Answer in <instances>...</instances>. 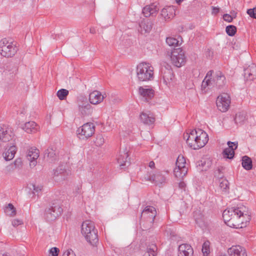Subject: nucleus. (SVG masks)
<instances>
[{
	"instance_id": "nucleus-1",
	"label": "nucleus",
	"mask_w": 256,
	"mask_h": 256,
	"mask_svg": "<svg viewBox=\"0 0 256 256\" xmlns=\"http://www.w3.org/2000/svg\"><path fill=\"white\" fill-rule=\"evenodd\" d=\"M222 217L226 223L230 222L232 220H238L242 224L241 228L246 226L251 219L248 208L242 204L225 210L222 213Z\"/></svg>"
},
{
	"instance_id": "nucleus-2",
	"label": "nucleus",
	"mask_w": 256,
	"mask_h": 256,
	"mask_svg": "<svg viewBox=\"0 0 256 256\" xmlns=\"http://www.w3.org/2000/svg\"><path fill=\"white\" fill-rule=\"evenodd\" d=\"M81 232L86 240L91 246H96L98 242V230L93 222L86 220L82 224Z\"/></svg>"
},
{
	"instance_id": "nucleus-3",
	"label": "nucleus",
	"mask_w": 256,
	"mask_h": 256,
	"mask_svg": "<svg viewBox=\"0 0 256 256\" xmlns=\"http://www.w3.org/2000/svg\"><path fill=\"white\" fill-rule=\"evenodd\" d=\"M156 216L155 208L152 206H146L141 212L140 218V224H142L146 229L151 228Z\"/></svg>"
},
{
	"instance_id": "nucleus-4",
	"label": "nucleus",
	"mask_w": 256,
	"mask_h": 256,
	"mask_svg": "<svg viewBox=\"0 0 256 256\" xmlns=\"http://www.w3.org/2000/svg\"><path fill=\"white\" fill-rule=\"evenodd\" d=\"M136 76L140 82L152 80L154 78V68L149 63L141 62L137 66Z\"/></svg>"
},
{
	"instance_id": "nucleus-5",
	"label": "nucleus",
	"mask_w": 256,
	"mask_h": 256,
	"mask_svg": "<svg viewBox=\"0 0 256 256\" xmlns=\"http://www.w3.org/2000/svg\"><path fill=\"white\" fill-rule=\"evenodd\" d=\"M18 48L16 42L10 38H4L0 40V54L6 58H12L16 53Z\"/></svg>"
},
{
	"instance_id": "nucleus-6",
	"label": "nucleus",
	"mask_w": 256,
	"mask_h": 256,
	"mask_svg": "<svg viewBox=\"0 0 256 256\" xmlns=\"http://www.w3.org/2000/svg\"><path fill=\"white\" fill-rule=\"evenodd\" d=\"M62 212V208L60 205V201L54 200L50 208L45 210L44 218L47 221L52 222L55 220Z\"/></svg>"
},
{
	"instance_id": "nucleus-7",
	"label": "nucleus",
	"mask_w": 256,
	"mask_h": 256,
	"mask_svg": "<svg viewBox=\"0 0 256 256\" xmlns=\"http://www.w3.org/2000/svg\"><path fill=\"white\" fill-rule=\"evenodd\" d=\"M0 140L3 142H8L9 144H16L18 142L16 138L8 126L4 124H0Z\"/></svg>"
},
{
	"instance_id": "nucleus-8",
	"label": "nucleus",
	"mask_w": 256,
	"mask_h": 256,
	"mask_svg": "<svg viewBox=\"0 0 256 256\" xmlns=\"http://www.w3.org/2000/svg\"><path fill=\"white\" fill-rule=\"evenodd\" d=\"M170 60L172 64L175 66H182L186 62L184 51L181 48L173 50L171 52Z\"/></svg>"
},
{
	"instance_id": "nucleus-9",
	"label": "nucleus",
	"mask_w": 256,
	"mask_h": 256,
	"mask_svg": "<svg viewBox=\"0 0 256 256\" xmlns=\"http://www.w3.org/2000/svg\"><path fill=\"white\" fill-rule=\"evenodd\" d=\"M186 160L182 155H179L176 161V167L174 169V173L176 177L182 178L188 173V168L186 166Z\"/></svg>"
},
{
	"instance_id": "nucleus-10",
	"label": "nucleus",
	"mask_w": 256,
	"mask_h": 256,
	"mask_svg": "<svg viewBox=\"0 0 256 256\" xmlns=\"http://www.w3.org/2000/svg\"><path fill=\"white\" fill-rule=\"evenodd\" d=\"M94 132V124L92 122H88L78 129L77 134L79 138L85 140L92 136Z\"/></svg>"
},
{
	"instance_id": "nucleus-11",
	"label": "nucleus",
	"mask_w": 256,
	"mask_h": 256,
	"mask_svg": "<svg viewBox=\"0 0 256 256\" xmlns=\"http://www.w3.org/2000/svg\"><path fill=\"white\" fill-rule=\"evenodd\" d=\"M130 147L124 146L122 148H120V154L118 158V162L120 164L121 168H125L130 165V158H128V152Z\"/></svg>"
},
{
	"instance_id": "nucleus-12",
	"label": "nucleus",
	"mask_w": 256,
	"mask_h": 256,
	"mask_svg": "<svg viewBox=\"0 0 256 256\" xmlns=\"http://www.w3.org/2000/svg\"><path fill=\"white\" fill-rule=\"evenodd\" d=\"M70 174V170H66L65 166L62 164L60 165L56 169L54 170L52 176L55 181L60 182L64 180Z\"/></svg>"
},
{
	"instance_id": "nucleus-13",
	"label": "nucleus",
	"mask_w": 256,
	"mask_h": 256,
	"mask_svg": "<svg viewBox=\"0 0 256 256\" xmlns=\"http://www.w3.org/2000/svg\"><path fill=\"white\" fill-rule=\"evenodd\" d=\"M230 103V98L227 94H224L218 96L216 101V106L222 112H225L228 110Z\"/></svg>"
},
{
	"instance_id": "nucleus-14",
	"label": "nucleus",
	"mask_w": 256,
	"mask_h": 256,
	"mask_svg": "<svg viewBox=\"0 0 256 256\" xmlns=\"http://www.w3.org/2000/svg\"><path fill=\"white\" fill-rule=\"evenodd\" d=\"M212 164V160L210 158L205 156L196 162V168L200 172H206L210 169Z\"/></svg>"
},
{
	"instance_id": "nucleus-15",
	"label": "nucleus",
	"mask_w": 256,
	"mask_h": 256,
	"mask_svg": "<svg viewBox=\"0 0 256 256\" xmlns=\"http://www.w3.org/2000/svg\"><path fill=\"white\" fill-rule=\"evenodd\" d=\"M58 155L59 150L56 145H50L44 152V157H46L51 162L56 160Z\"/></svg>"
},
{
	"instance_id": "nucleus-16",
	"label": "nucleus",
	"mask_w": 256,
	"mask_h": 256,
	"mask_svg": "<svg viewBox=\"0 0 256 256\" xmlns=\"http://www.w3.org/2000/svg\"><path fill=\"white\" fill-rule=\"evenodd\" d=\"M178 256H193L194 250L190 245L183 244L178 248Z\"/></svg>"
},
{
	"instance_id": "nucleus-17",
	"label": "nucleus",
	"mask_w": 256,
	"mask_h": 256,
	"mask_svg": "<svg viewBox=\"0 0 256 256\" xmlns=\"http://www.w3.org/2000/svg\"><path fill=\"white\" fill-rule=\"evenodd\" d=\"M212 81L214 84L218 88H222L226 84L225 76L220 71H218L216 72Z\"/></svg>"
},
{
	"instance_id": "nucleus-18",
	"label": "nucleus",
	"mask_w": 256,
	"mask_h": 256,
	"mask_svg": "<svg viewBox=\"0 0 256 256\" xmlns=\"http://www.w3.org/2000/svg\"><path fill=\"white\" fill-rule=\"evenodd\" d=\"M197 129H188L184 134V139L186 144H192L194 142L196 143V136H197Z\"/></svg>"
},
{
	"instance_id": "nucleus-19",
	"label": "nucleus",
	"mask_w": 256,
	"mask_h": 256,
	"mask_svg": "<svg viewBox=\"0 0 256 256\" xmlns=\"http://www.w3.org/2000/svg\"><path fill=\"white\" fill-rule=\"evenodd\" d=\"M228 252L230 256H247L246 249L240 246H234L229 248Z\"/></svg>"
},
{
	"instance_id": "nucleus-20",
	"label": "nucleus",
	"mask_w": 256,
	"mask_h": 256,
	"mask_svg": "<svg viewBox=\"0 0 256 256\" xmlns=\"http://www.w3.org/2000/svg\"><path fill=\"white\" fill-rule=\"evenodd\" d=\"M158 10L159 8L157 5L155 4H152L144 7L142 10V13L145 17L148 18L150 16H156Z\"/></svg>"
},
{
	"instance_id": "nucleus-21",
	"label": "nucleus",
	"mask_w": 256,
	"mask_h": 256,
	"mask_svg": "<svg viewBox=\"0 0 256 256\" xmlns=\"http://www.w3.org/2000/svg\"><path fill=\"white\" fill-rule=\"evenodd\" d=\"M138 92L144 100L147 102H148L154 96V90L152 88L140 86L138 88Z\"/></svg>"
},
{
	"instance_id": "nucleus-22",
	"label": "nucleus",
	"mask_w": 256,
	"mask_h": 256,
	"mask_svg": "<svg viewBox=\"0 0 256 256\" xmlns=\"http://www.w3.org/2000/svg\"><path fill=\"white\" fill-rule=\"evenodd\" d=\"M152 24L150 20L144 19L139 24L140 29L138 30L142 34L149 33L152 30Z\"/></svg>"
},
{
	"instance_id": "nucleus-23",
	"label": "nucleus",
	"mask_w": 256,
	"mask_h": 256,
	"mask_svg": "<svg viewBox=\"0 0 256 256\" xmlns=\"http://www.w3.org/2000/svg\"><path fill=\"white\" fill-rule=\"evenodd\" d=\"M244 76L247 80H252L256 78V65L252 64L244 70Z\"/></svg>"
},
{
	"instance_id": "nucleus-24",
	"label": "nucleus",
	"mask_w": 256,
	"mask_h": 256,
	"mask_svg": "<svg viewBox=\"0 0 256 256\" xmlns=\"http://www.w3.org/2000/svg\"><path fill=\"white\" fill-rule=\"evenodd\" d=\"M104 96L98 90H94L89 95V100L92 104H96L101 102L104 99Z\"/></svg>"
},
{
	"instance_id": "nucleus-25",
	"label": "nucleus",
	"mask_w": 256,
	"mask_h": 256,
	"mask_svg": "<svg viewBox=\"0 0 256 256\" xmlns=\"http://www.w3.org/2000/svg\"><path fill=\"white\" fill-rule=\"evenodd\" d=\"M17 151V148L16 145H12L10 147L6 148L2 156L6 161L10 160L14 158Z\"/></svg>"
},
{
	"instance_id": "nucleus-26",
	"label": "nucleus",
	"mask_w": 256,
	"mask_h": 256,
	"mask_svg": "<svg viewBox=\"0 0 256 256\" xmlns=\"http://www.w3.org/2000/svg\"><path fill=\"white\" fill-rule=\"evenodd\" d=\"M162 76L163 78L164 83L166 85H168L172 80L174 74L170 68H165L162 69Z\"/></svg>"
},
{
	"instance_id": "nucleus-27",
	"label": "nucleus",
	"mask_w": 256,
	"mask_h": 256,
	"mask_svg": "<svg viewBox=\"0 0 256 256\" xmlns=\"http://www.w3.org/2000/svg\"><path fill=\"white\" fill-rule=\"evenodd\" d=\"M238 145H228V148H224L222 154L224 158L232 160L234 158L235 152Z\"/></svg>"
},
{
	"instance_id": "nucleus-28",
	"label": "nucleus",
	"mask_w": 256,
	"mask_h": 256,
	"mask_svg": "<svg viewBox=\"0 0 256 256\" xmlns=\"http://www.w3.org/2000/svg\"><path fill=\"white\" fill-rule=\"evenodd\" d=\"M22 128L28 134H32L36 132L38 130L39 128L34 122L30 121L26 122L22 126Z\"/></svg>"
},
{
	"instance_id": "nucleus-29",
	"label": "nucleus",
	"mask_w": 256,
	"mask_h": 256,
	"mask_svg": "<svg viewBox=\"0 0 256 256\" xmlns=\"http://www.w3.org/2000/svg\"><path fill=\"white\" fill-rule=\"evenodd\" d=\"M197 138H196V143H202V144H207L209 138L208 134L206 132L202 129H197Z\"/></svg>"
},
{
	"instance_id": "nucleus-30",
	"label": "nucleus",
	"mask_w": 256,
	"mask_h": 256,
	"mask_svg": "<svg viewBox=\"0 0 256 256\" xmlns=\"http://www.w3.org/2000/svg\"><path fill=\"white\" fill-rule=\"evenodd\" d=\"M175 8L174 6L164 8L161 11V16L168 20L172 18L175 15Z\"/></svg>"
},
{
	"instance_id": "nucleus-31",
	"label": "nucleus",
	"mask_w": 256,
	"mask_h": 256,
	"mask_svg": "<svg viewBox=\"0 0 256 256\" xmlns=\"http://www.w3.org/2000/svg\"><path fill=\"white\" fill-rule=\"evenodd\" d=\"M148 180L155 183L156 184H162L165 182L166 178L160 172H157L152 175H150L148 177Z\"/></svg>"
},
{
	"instance_id": "nucleus-32",
	"label": "nucleus",
	"mask_w": 256,
	"mask_h": 256,
	"mask_svg": "<svg viewBox=\"0 0 256 256\" xmlns=\"http://www.w3.org/2000/svg\"><path fill=\"white\" fill-rule=\"evenodd\" d=\"M78 106L79 110L83 116L88 115L92 112V106L88 102H82Z\"/></svg>"
},
{
	"instance_id": "nucleus-33",
	"label": "nucleus",
	"mask_w": 256,
	"mask_h": 256,
	"mask_svg": "<svg viewBox=\"0 0 256 256\" xmlns=\"http://www.w3.org/2000/svg\"><path fill=\"white\" fill-rule=\"evenodd\" d=\"M246 120V112H242L237 113L234 120L236 125L241 126L244 124Z\"/></svg>"
},
{
	"instance_id": "nucleus-34",
	"label": "nucleus",
	"mask_w": 256,
	"mask_h": 256,
	"mask_svg": "<svg viewBox=\"0 0 256 256\" xmlns=\"http://www.w3.org/2000/svg\"><path fill=\"white\" fill-rule=\"evenodd\" d=\"M242 166L246 170H249L252 168V162L250 158L247 156H244L242 157Z\"/></svg>"
},
{
	"instance_id": "nucleus-35",
	"label": "nucleus",
	"mask_w": 256,
	"mask_h": 256,
	"mask_svg": "<svg viewBox=\"0 0 256 256\" xmlns=\"http://www.w3.org/2000/svg\"><path fill=\"white\" fill-rule=\"evenodd\" d=\"M158 254V247L156 244H151L147 248V250L143 256H156Z\"/></svg>"
},
{
	"instance_id": "nucleus-36",
	"label": "nucleus",
	"mask_w": 256,
	"mask_h": 256,
	"mask_svg": "<svg viewBox=\"0 0 256 256\" xmlns=\"http://www.w3.org/2000/svg\"><path fill=\"white\" fill-rule=\"evenodd\" d=\"M140 118L144 124L150 125L152 124L155 120L153 116H150L146 113L142 112L140 115Z\"/></svg>"
},
{
	"instance_id": "nucleus-37",
	"label": "nucleus",
	"mask_w": 256,
	"mask_h": 256,
	"mask_svg": "<svg viewBox=\"0 0 256 256\" xmlns=\"http://www.w3.org/2000/svg\"><path fill=\"white\" fill-rule=\"evenodd\" d=\"M26 156L28 160L37 159L39 156V150L35 147L31 148L27 152Z\"/></svg>"
},
{
	"instance_id": "nucleus-38",
	"label": "nucleus",
	"mask_w": 256,
	"mask_h": 256,
	"mask_svg": "<svg viewBox=\"0 0 256 256\" xmlns=\"http://www.w3.org/2000/svg\"><path fill=\"white\" fill-rule=\"evenodd\" d=\"M219 188L225 193H227L229 190V182L226 178L219 180Z\"/></svg>"
},
{
	"instance_id": "nucleus-39",
	"label": "nucleus",
	"mask_w": 256,
	"mask_h": 256,
	"mask_svg": "<svg viewBox=\"0 0 256 256\" xmlns=\"http://www.w3.org/2000/svg\"><path fill=\"white\" fill-rule=\"evenodd\" d=\"M30 190H32V193L34 195H37L39 196L40 194L41 193L42 186L40 184H32L30 185Z\"/></svg>"
},
{
	"instance_id": "nucleus-40",
	"label": "nucleus",
	"mask_w": 256,
	"mask_h": 256,
	"mask_svg": "<svg viewBox=\"0 0 256 256\" xmlns=\"http://www.w3.org/2000/svg\"><path fill=\"white\" fill-rule=\"evenodd\" d=\"M5 213L9 216H14L16 214V210L12 204H9L4 209Z\"/></svg>"
},
{
	"instance_id": "nucleus-41",
	"label": "nucleus",
	"mask_w": 256,
	"mask_h": 256,
	"mask_svg": "<svg viewBox=\"0 0 256 256\" xmlns=\"http://www.w3.org/2000/svg\"><path fill=\"white\" fill-rule=\"evenodd\" d=\"M224 168L223 166H220L214 170V177L217 178L219 180H221L222 178H224Z\"/></svg>"
},
{
	"instance_id": "nucleus-42",
	"label": "nucleus",
	"mask_w": 256,
	"mask_h": 256,
	"mask_svg": "<svg viewBox=\"0 0 256 256\" xmlns=\"http://www.w3.org/2000/svg\"><path fill=\"white\" fill-rule=\"evenodd\" d=\"M68 94V90L66 89H60L56 93V96L60 100H64Z\"/></svg>"
},
{
	"instance_id": "nucleus-43",
	"label": "nucleus",
	"mask_w": 256,
	"mask_h": 256,
	"mask_svg": "<svg viewBox=\"0 0 256 256\" xmlns=\"http://www.w3.org/2000/svg\"><path fill=\"white\" fill-rule=\"evenodd\" d=\"M166 42L170 46L176 47L179 44V41L176 38L172 37L167 38Z\"/></svg>"
},
{
	"instance_id": "nucleus-44",
	"label": "nucleus",
	"mask_w": 256,
	"mask_h": 256,
	"mask_svg": "<svg viewBox=\"0 0 256 256\" xmlns=\"http://www.w3.org/2000/svg\"><path fill=\"white\" fill-rule=\"evenodd\" d=\"M210 242L208 240L204 242L202 246V252L204 256H208L210 254Z\"/></svg>"
},
{
	"instance_id": "nucleus-45",
	"label": "nucleus",
	"mask_w": 256,
	"mask_h": 256,
	"mask_svg": "<svg viewBox=\"0 0 256 256\" xmlns=\"http://www.w3.org/2000/svg\"><path fill=\"white\" fill-rule=\"evenodd\" d=\"M106 142V140L104 138L101 134H96V136L94 138V142L95 144H104Z\"/></svg>"
},
{
	"instance_id": "nucleus-46",
	"label": "nucleus",
	"mask_w": 256,
	"mask_h": 256,
	"mask_svg": "<svg viewBox=\"0 0 256 256\" xmlns=\"http://www.w3.org/2000/svg\"><path fill=\"white\" fill-rule=\"evenodd\" d=\"M226 34L229 36H234L236 32V28L233 25H229L226 28Z\"/></svg>"
},
{
	"instance_id": "nucleus-47",
	"label": "nucleus",
	"mask_w": 256,
	"mask_h": 256,
	"mask_svg": "<svg viewBox=\"0 0 256 256\" xmlns=\"http://www.w3.org/2000/svg\"><path fill=\"white\" fill-rule=\"evenodd\" d=\"M194 217L195 219L196 222L197 224H200L202 222V215L200 211H195L194 212Z\"/></svg>"
},
{
	"instance_id": "nucleus-48",
	"label": "nucleus",
	"mask_w": 256,
	"mask_h": 256,
	"mask_svg": "<svg viewBox=\"0 0 256 256\" xmlns=\"http://www.w3.org/2000/svg\"><path fill=\"white\" fill-rule=\"evenodd\" d=\"M15 168L20 169L22 167V162L21 158H17L14 162Z\"/></svg>"
},
{
	"instance_id": "nucleus-49",
	"label": "nucleus",
	"mask_w": 256,
	"mask_h": 256,
	"mask_svg": "<svg viewBox=\"0 0 256 256\" xmlns=\"http://www.w3.org/2000/svg\"><path fill=\"white\" fill-rule=\"evenodd\" d=\"M59 252L60 250L58 248L56 247L52 248L48 250L49 256H58Z\"/></svg>"
},
{
	"instance_id": "nucleus-50",
	"label": "nucleus",
	"mask_w": 256,
	"mask_h": 256,
	"mask_svg": "<svg viewBox=\"0 0 256 256\" xmlns=\"http://www.w3.org/2000/svg\"><path fill=\"white\" fill-rule=\"evenodd\" d=\"M212 84V80H209L206 79L205 80V78H204L202 84V90H204L206 88V86H211Z\"/></svg>"
},
{
	"instance_id": "nucleus-51",
	"label": "nucleus",
	"mask_w": 256,
	"mask_h": 256,
	"mask_svg": "<svg viewBox=\"0 0 256 256\" xmlns=\"http://www.w3.org/2000/svg\"><path fill=\"white\" fill-rule=\"evenodd\" d=\"M247 13L251 18L256 19V6L253 8L248 9Z\"/></svg>"
},
{
	"instance_id": "nucleus-52",
	"label": "nucleus",
	"mask_w": 256,
	"mask_h": 256,
	"mask_svg": "<svg viewBox=\"0 0 256 256\" xmlns=\"http://www.w3.org/2000/svg\"><path fill=\"white\" fill-rule=\"evenodd\" d=\"M223 18L225 21L228 22H232L233 20V18L232 16L227 14H224Z\"/></svg>"
},
{
	"instance_id": "nucleus-53",
	"label": "nucleus",
	"mask_w": 256,
	"mask_h": 256,
	"mask_svg": "<svg viewBox=\"0 0 256 256\" xmlns=\"http://www.w3.org/2000/svg\"><path fill=\"white\" fill-rule=\"evenodd\" d=\"M14 169H15V168H14V166L13 164H10L6 167V173L14 171Z\"/></svg>"
},
{
	"instance_id": "nucleus-54",
	"label": "nucleus",
	"mask_w": 256,
	"mask_h": 256,
	"mask_svg": "<svg viewBox=\"0 0 256 256\" xmlns=\"http://www.w3.org/2000/svg\"><path fill=\"white\" fill-rule=\"evenodd\" d=\"M22 223V221L20 220H14L12 221V224L14 227L21 224Z\"/></svg>"
},
{
	"instance_id": "nucleus-55",
	"label": "nucleus",
	"mask_w": 256,
	"mask_h": 256,
	"mask_svg": "<svg viewBox=\"0 0 256 256\" xmlns=\"http://www.w3.org/2000/svg\"><path fill=\"white\" fill-rule=\"evenodd\" d=\"M62 256H76V254L74 252L70 250L64 252Z\"/></svg>"
},
{
	"instance_id": "nucleus-56",
	"label": "nucleus",
	"mask_w": 256,
	"mask_h": 256,
	"mask_svg": "<svg viewBox=\"0 0 256 256\" xmlns=\"http://www.w3.org/2000/svg\"><path fill=\"white\" fill-rule=\"evenodd\" d=\"M213 72H214V70H210L208 71L207 72L206 75L204 78L205 80L206 79V80H212V77Z\"/></svg>"
},
{
	"instance_id": "nucleus-57",
	"label": "nucleus",
	"mask_w": 256,
	"mask_h": 256,
	"mask_svg": "<svg viewBox=\"0 0 256 256\" xmlns=\"http://www.w3.org/2000/svg\"><path fill=\"white\" fill-rule=\"evenodd\" d=\"M205 145H190V147L193 150H198L202 147H204Z\"/></svg>"
},
{
	"instance_id": "nucleus-58",
	"label": "nucleus",
	"mask_w": 256,
	"mask_h": 256,
	"mask_svg": "<svg viewBox=\"0 0 256 256\" xmlns=\"http://www.w3.org/2000/svg\"><path fill=\"white\" fill-rule=\"evenodd\" d=\"M212 14L216 15L219 12H220V8L217 7L212 6Z\"/></svg>"
},
{
	"instance_id": "nucleus-59",
	"label": "nucleus",
	"mask_w": 256,
	"mask_h": 256,
	"mask_svg": "<svg viewBox=\"0 0 256 256\" xmlns=\"http://www.w3.org/2000/svg\"><path fill=\"white\" fill-rule=\"evenodd\" d=\"M36 159H31V160H30V167H34L36 166Z\"/></svg>"
},
{
	"instance_id": "nucleus-60",
	"label": "nucleus",
	"mask_w": 256,
	"mask_h": 256,
	"mask_svg": "<svg viewBox=\"0 0 256 256\" xmlns=\"http://www.w3.org/2000/svg\"><path fill=\"white\" fill-rule=\"evenodd\" d=\"M178 187L182 189V190H185V188L186 187V184L184 182H180L179 184H178Z\"/></svg>"
},
{
	"instance_id": "nucleus-61",
	"label": "nucleus",
	"mask_w": 256,
	"mask_h": 256,
	"mask_svg": "<svg viewBox=\"0 0 256 256\" xmlns=\"http://www.w3.org/2000/svg\"><path fill=\"white\" fill-rule=\"evenodd\" d=\"M154 162L153 161H151L149 162L148 166L150 168H154Z\"/></svg>"
},
{
	"instance_id": "nucleus-62",
	"label": "nucleus",
	"mask_w": 256,
	"mask_h": 256,
	"mask_svg": "<svg viewBox=\"0 0 256 256\" xmlns=\"http://www.w3.org/2000/svg\"><path fill=\"white\" fill-rule=\"evenodd\" d=\"M90 32L92 33V34H94L95 33V30L94 28H91L90 29Z\"/></svg>"
},
{
	"instance_id": "nucleus-63",
	"label": "nucleus",
	"mask_w": 256,
	"mask_h": 256,
	"mask_svg": "<svg viewBox=\"0 0 256 256\" xmlns=\"http://www.w3.org/2000/svg\"><path fill=\"white\" fill-rule=\"evenodd\" d=\"M226 144H233V142H231V141H230V140H229V141H228V142H226Z\"/></svg>"
},
{
	"instance_id": "nucleus-64",
	"label": "nucleus",
	"mask_w": 256,
	"mask_h": 256,
	"mask_svg": "<svg viewBox=\"0 0 256 256\" xmlns=\"http://www.w3.org/2000/svg\"><path fill=\"white\" fill-rule=\"evenodd\" d=\"M233 142V144H238V142Z\"/></svg>"
}]
</instances>
